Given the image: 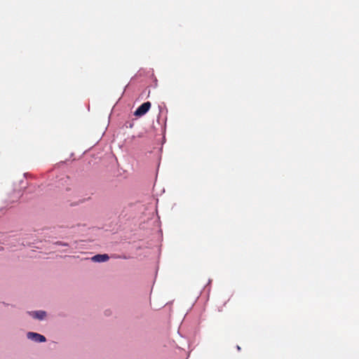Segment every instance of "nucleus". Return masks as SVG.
Instances as JSON below:
<instances>
[{"mask_svg": "<svg viewBox=\"0 0 359 359\" xmlns=\"http://www.w3.org/2000/svg\"><path fill=\"white\" fill-rule=\"evenodd\" d=\"M150 107V102H144L135 110V111L134 112V115L136 116H142L149 110Z\"/></svg>", "mask_w": 359, "mask_h": 359, "instance_id": "obj_1", "label": "nucleus"}, {"mask_svg": "<svg viewBox=\"0 0 359 359\" xmlns=\"http://www.w3.org/2000/svg\"><path fill=\"white\" fill-rule=\"evenodd\" d=\"M109 256L107 254L97 255L91 257V260L96 262H103L108 260Z\"/></svg>", "mask_w": 359, "mask_h": 359, "instance_id": "obj_3", "label": "nucleus"}, {"mask_svg": "<svg viewBox=\"0 0 359 359\" xmlns=\"http://www.w3.org/2000/svg\"><path fill=\"white\" fill-rule=\"evenodd\" d=\"M33 316L36 318L42 320L46 316V312L43 311H36V312H34Z\"/></svg>", "mask_w": 359, "mask_h": 359, "instance_id": "obj_4", "label": "nucleus"}, {"mask_svg": "<svg viewBox=\"0 0 359 359\" xmlns=\"http://www.w3.org/2000/svg\"><path fill=\"white\" fill-rule=\"evenodd\" d=\"M27 337L37 342H44L46 340L43 335L31 332L27 333Z\"/></svg>", "mask_w": 359, "mask_h": 359, "instance_id": "obj_2", "label": "nucleus"}]
</instances>
